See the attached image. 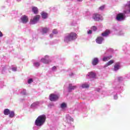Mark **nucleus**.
Returning a JSON list of instances; mask_svg holds the SVG:
<instances>
[{
    "instance_id": "f257e3e1",
    "label": "nucleus",
    "mask_w": 130,
    "mask_h": 130,
    "mask_svg": "<svg viewBox=\"0 0 130 130\" xmlns=\"http://www.w3.org/2000/svg\"><path fill=\"white\" fill-rule=\"evenodd\" d=\"M77 39V34L75 32L67 34L64 37V42L66 43H69L71 41H74Z\"/></svg>"
},
{
    "instance_id": "f03ea898",
    "label": "nucleus",
    "mask_w": 130,
    "mask_h": 130,
    "mask_svg": "<svg viewBox=\"0 0 130 130\" xmlns=\"http://www.w3.org/2000/svg\"><path fill=\"white\" fill-rule=\"evenodd\" d=\"M46 116L45 115L39 116L35 121V124L37 126H42L45 122Z\"/></svg>"
},
{
    "instance_id": "7ed1b4c3",
    "label": "nucleus",
    "mask_w": 130,
    "mask_h": 130,
    "mask_svg": "<svg viewBox=\"0 0 130 130\" xmlns=\"http://www.w3.org/2000/svg\"><path fill=\"white\" fill-rule=\"evenodd\" d=\"M125 14L124 12L123 13H120L118 14L116 17V20L118 22H121L125 20Z\"/></svg>"
},
{
    "instance_id": "20e7f679",
    "label": "nucleus",
    "mask_w": 130,
    "mask_h": 130,
    "mask_svg": "<svg viewBox=\"0 0 130 130\" xmlns=\"http://www.w3.org/2000/svg\"><path fill=\"white\" fill-rule=\"evenodd\" d=\"M66 122L68 123V125H71V128H74V126H72V122L74 121V119L70 116V115H66Z\"/></svg>"
},
{
    "instance_id": "39448f33",
    "label": "nucleus",
    "mask_w": 130,
    "mask_h": 130,
    "mask_svg": "<svg viewBox=\"0 0 130 130\" xmlns=\"http://www.w3.org/2000/svg\"><path fill=\"white\" fill-rule=\"evenodd\" d=\"M92 19L94 21H102L103 17L98 13H94L92 15Z\"/></svg>"
},
{
    "instance_id": "423d86ee",
    "label": "nucleus",
    "mask_w": 130,
    "mask_h": 130,
    "mask_svg": "<svg viewBox=\"0 0 130 130\" xmlns=\"http://www.w3.org/2000/svg\"><path fill=\"white\" fill-rule=\"evenodd\" d=\"M125 14H130V1H128L127 3L123 6Z\"/></svg>"
},
{
    "instance_id": "0eeeda50",
    "label": "nucleus",
    "mask_w": 130,
    "mask_h": 130,
    "mask_svg": "<svg viewBox=\"0 0 130 130\" xmlns=\"http://www.w3.org/2000/svg\"><path fill=\"white\" fill-rule=\"evenodd\" d=\"M41 61L43 62V63H49V62H51V59H50V57H49V56L46 55L41 59Z\"/></svg>"
},
{
    "instance_id": "6e6552de",
    "label": "nucleus",
    "mask_w": 130,
    "mask_h": 130,
    "mask_svg": "<svg viewBox=\"0 0 130 130\" xmlns=\"http://www.w3.org/2000/svg\"><path fill=\"white\" fill-rule=\"evenodd\" d=\"M58 98H59V95L54 93L51 94L49 96L50 101H57V100H58Z\"/></svg>"
},
{
    "instance_id": "1a4fd4ad",
    "label": "nucleus",
    "mask_w": 130,
    "mask_h": 130,
    "mask_svg": "<svg viewBox=\"0 0 130 130\" xmlns=\"http://www.w3.org/2000/svg\"><path fill=\"white\" fill-rule=\"evenodd\" d=\"M39 19H40V15H36L32 19H31L30 21V24L31 25H34L38 23V21H39Z\"/></svg>"
},
{
    "instance_id": "9d476101",
    "label": "nucleus",
    "mask_w": 130,
    "mask_h": 130,
    "mask_svg": "<svg viewBox=\"0 0 130 130\" xmlns=\"http://www.w3.org/2000/svg\"><path fill=\"white\" fill-rule=\"evenodd\" d=\"M114 32L115 34H116L118 36H123V35H124V32H123V31L122 30L114 29Z\"/></svg>"
},
{
    "instance_id": "9b49d317",
    "label": "nucleus",
    "mask_w": 130,
    "mask_h": 130,
    "mask_svg": "<svg viewBox=\"0 0 130 130\" xmlns=\"http://www.w3.org/2000/svg\"><path fill=\"white\" fill-rule=\"evenodd\" d=\"M86 77L87 79H94L96 78V73L93 72H89Z\"/></svg>"
},
{
    "instance_id": "f8f14e48",
    "label": "nucleus",
    "mask_w": 130,
    "mask_h": 130,
    "mask_svg": "<svg viewBox=\"0 0 130 130\" xmlns=\"http://www.w3.org/2000/svg\"><path fill=\"white\" fill-rule=\"evenodd\" d=\"M113 87L114 89H117V90H118L119 91H120V89H121V88L120 87V83H119V82H114Z\"/></svg>"
},
{
    "instance_id": "ddd939ff",
    "label": "nucleus",
    "mask_w": 130,
    "mask_h": 130,
    "mask_svg": "<svg viewBox=\"0 0 130 130\" xmlns=\"http://www.w3.org/2000/svg\"><path fill=\"white\" fill-rule=\"evenodd\" d=\"M21 20L22 23L26 24V23H27L28 21H29V19L28 18V16L23 15L21 17Z\"/></svg>"
},
{
    "instance_id": "4468645a",
    "label": "nucleus",
    "mask_w": 130,
    "mask_h": 130,
    "mask_svg": "<svg viewBox=\"0 0 130 130\" xmlns=\"http://www.w3.org/2000/svg\"><path fill=\"white\" fill-rule=\"evenodd\" d=\"M76 88H77L76 85H73V84L71 83L69 85L68 91L69 92H72V91H74V90H76Z\"/></svg>"
},
{
    "instance_id": "2eb2a0df",
    "label": "nucleus",
    "mask_w": 130,
    "mask_h": 130,
    "mask_svg": "<svg viewBox=\"0 0 130 130\" xmlns=\"http://www.w3.org/2000/svg\"><path fill=\"white\" fill-rule=\"evenodd\" d=\"M119 69H120V63L117 62L115 64L113 71L114 72H117Z\"/></svg>"
},
{
    "instance_id": "dca6fc26",
    "label": "nucleus",
    "mask_w": 130,
    "mask_h": 130,
    "mask_svg": "<svg viewBox=\"0 0 130 130\" xmlns=\"http://www.w3.org/2000/svg\"><path fill=\"white\" fill-rule=\"evenodd\" d=\"M104 41V39L102 37H99L96 39V42L98 43V44H102Z\"/></svg>"
},
{
    "instance_id": "f3484780",
    "label": "nucleus",
    "mask_w": 130,
    "mask_h": 130,
    "mask_svg": "<svg viewBox=\"0 0 130 130\" xmlns=\"http://www.w3.org/2000/svg\"><path fill=\"white\" fill-rule=\"evenodd\" d=\"M80 87L83 89H87L89 88V83L87 82L83 83L80 85Z\"/></svg>"
},
{
    "instance_id": "a211bd4d",
    "label": "nucleus",
    "mask_w": 130,
    "mask_h": 130,
    "mask_svg": "<svg viewBox=\"0 0 130 130\" xmlns=\"http://www.w3.org/2000/svg\"><path fill=\"white\" fill-rule=\"evenodd\" d=\"M112 58V55L105 56L102 59L103 61H108L109 59Z\"/></svg>"
},
{
    "instance_id": "6ab92c4d",
    "label": "nucleus",
    "mask_w": 130,
    "mask_h": 130,
    "mask_svg": "<svg viewBox=\"0 0 130 130\" xmlns=\"http://www.w3.org/2000/svg\"><path fill=\"white\" fill-rule=\"evenodd\" d=\"M109 34H110V30H107L102 34V36H103L104 37H107Z\"/></svg>"
},
{
    "instance_id": "aec40b11",
    "label": "nucleus",
    "mask_w": 130,
    "mask_h": 130,
    "mask_svg": "<svg viewBox=\"0 0 130 130\" xmlns=\"http://www.w3.org/2000/svg\"><path fill=\"white\" fill-rule=\"evenodd\" d=\"M98 62H99V59L98 58H94L92 60V63L93 66H96L98 64Z\"/></svg>"
},
{
    "instance_id": "412c9836",
    "label": "nucleus",
    "mask_w": 130,
    "mask_h": 130,
    "mask_svg": "<svg viewBox=\"0 0 130 130\" xmlns=\"http://www.w3.org/2000/svg\"><path fill=\"white\" fill-rule=\"evenodd\" d=\"M114 62V60H110L108 62L104 65V68H107V67H109V66H111V64H112V63H113Z\"/></svg>"
},
{
    "instance_id": "4be33fe9",
    "label": "nucleus",
    "mask_w": 130,
    "mask_h": 130,
    "mask_svg": "<svg viewBox=\"0 0 130 130\" xmlns=\"http://www.w3.org/2000/svg\"><path fill=\"white\" fill-rule=\"evenodd\" d=\"M49 31V28L47 27H44L42 29V34H46Z\"/></svg>"
},
{
    "instance_id": "5701e85b",
    "label": "nucleus",
    "mask_w": 130,
    "mask_h": 130,
    "mask_svg": "<svg viewBox=\"0 0 130 130\" xmlns=\"http://www.w3.org/2000/svg\"><path fill=\"white\" fill-rule=\"evenodd\" d=\"M39 105V102H36L32 104L31 105V108H35V107H37Z\"/></svg>"
},
{
    "instance_id": "b1692460",
    "label": "nucleus",
    "mask_w": 130,
    "mask_h": 130,
    "mask_svg": "<svg viewBox=\"0 0 130 130\" xmlns=\"http://www.w3.org/2000/svg\"><path fill=\"white\" fill-rule=\"evenodd\" d=\"M47 17H48V14L45 12L42 13V18L43 19H47Z\"/></svg>"
},
{
    "instance_id": "393cba45",
    "label": "nucleus",
    "mask_w": 130,
    "mask_h": 130,
    "mask_svg": "<svg viewBox=\"0 0 130 130\" xmlns=\"http://www.w3.org/2000/svg\"><path fill=\"white\" fill-rule=\"evenodd\" d=\"M9 114V117L10 118H13V117L15 116V112L13 111H10Z\"/></svg>"
},
{
    "instance_id": "a878e982",
    "label": "nucleus",
    "mask_w": 130,
    "mask_h": 130,
    "mask_svg": "<svg viewBox=\"0 0 130 130\" xmlns=\"http://www.w3.org/2000/svg\"><path fill=\"white\" fill-rule=\"evenodd\" d=\"M10 111L9 109H6L4 111V114L5 115H9Z\"/></svg>"
},
{
    "instance_id": "bb28decb",
    "label": "nucleus",
    "mask_w": 130,
    "mask_h": 130,
    "mask_svg": "<svg viewBox=\"0 0 130 130\" xmlns=\"http://www.w3.org/2000/svg\"><path fill=\"white\" fill-rule=\"evenodd\" d=\"M32 12L34 13V14H38V8H37V7H32Z\"/></svg>"
},
{
    "instance_id": "cd10ccee",
    "label": "nucleus",
    "mask_w": 130,
    "mask_h": 130,
    "mask_svg": "<svg viewBox=\"0 0 130 130\" xmlns=\"http://www.w3.org/2000/svg\"><path fill=\"white\" fill-rule=\"evenodd\" d=\"M60 108L62 109H64L65 108H67V104L66 103H63L60 105Z\"/></svg>"
},
{
    "instance_id": "c85d7f7f",
    "label": "nucleus",
    "mask_w": 130,
    "mask_h": 130,
    "mask_svg": "<svg viewBox=\"0 0 130 130\" xmlns=\"http://www.w3.org/2000/svg\"><path fill=\"white\" fill-rule=\"evenodd\" d=\"M21 94L23 96H26L27 95V92H26V90L23 89L21 92Z\"/></svg>"
},
{
    "instance_id": "c756f323",
    "label": "nucleus",
    "mask_w": 130,
    "mask_h": 130,
    "mask_svg": "<svg viewBox=\"0 0 130 130\" xmlns=\"http://www.w3.org/2000/svg\"><path fill=\"white\" fill-rule=\"evenodd\" d=\"M34 67H36V68H38L39 66H40V63L39 62H35L34 63Z\"/></svg>"
},
{
    "instance_id": "7c9ffc66",
    "label": "nucleus",
    "mask_w": 130,
    "mask_h": 130,
    "mask_svg": "<svg viewBox=\"0 0 130 130\" xmlns=\"http://www.w3.org/2000/svg\"><path fill=\"white\" fill-rule=\"evenodd\" d=\"M52 33L54 35H56V34H57L58 33V31H57V29H54L52 30Z\"/></svg>"
},
{
    "instance_id": "2f4dec72",
    "label": "nucleus",
    "mask_w": 130,
    "mask_h": 130,
    "mask_svg": "<svg viewBox=\"0 0 130 130\" xmlns=\"http://www.w3.org/2000/svg\"><path fill=\"white\" fill-rule=\"evenodd\" d=\"M105 9V5H103L99 7V9L100 11H103Z\"/></svg>"
},
{
    "instance_id": "473e14b6",
    "label": "nucleus",
    "mask_w": 130,
    "mask_h": 130,
    "mask_svg": "<svg viewBox=\"0 0 130 130\" xmlns=\"http://www.w3.org/2000/svg\"><path fill=\"white\" fill-rule=\"evenodd\" d=\"M28 84H31V83H33V79L32 78H29L27 80Z\"/></svg>"
},
{
    "instance_id": "72a5a7b5",
    "label": "nucleus",
    "mask_w": 130,
    "mask_h": 130,
    "mask_svg": "<svg viewBox=\"0 0 130 130\" xmlns=\"http://www.w3.org/2000/svg\"><path fill=\"white\" fill-rule=\"evenodd\" d=\"M123 77L120 76L117 78V80L118 81H119V82H120L121 81H123Z\"/></svg>"
},
{
    "instance_id": "f704fd0d",
    "label": "nucleus",
    "mask_w": 130,
    "mask_h": 130,
    "mask_svg": "<svg viewBox=\"0 0 130 130\" xmlns=\"http://www.w3.org/2000/svg\"><path fill=\"white\" fill-rule=\"evenodd\" d=\"M48 106V107H49V108H52L54 106V104H53V103H50Z\"/></svg>"
},
{
    "instance_id": "c9c22d12",
    "label": "nucleus",
    "mask_w": 130,
    "mask_h": 130,
    "mask_svg": "<svg viewBox=\"0 0 130 130\" xmlns=\"http://www.w3.org/2000/svg\"><path fill=\"white\" fill-rule=\"evenodd\" d=\"M91 29L93 31H96V30H97V27L95 26H93L91 27Z\"/></svg>"
},
{
    "instance_id": "e433bc0d",
    "label": "nucleus",
    "mask_w": 130,
    "mask_h": 130,
    "mask_svg": "<svg viewBox=\"0 0 130 130\" xmlns=\"http://www.w3.org/2000/svg\"><path fill=\"white\" fill-rule=\"evenodd\" d=\"M52 71L53 72H55V71H56V67L55 66L53 67L52 68Z\"/></svg>"
},
{
    "instance_id": "4c0bfd02",
    "label": "nucleus",
    "mask_w": 130,
    "mask_h": 130,
    "mask_svg": "<svg viewBox=\"0 0 130 130\" xmlns=\"http://www.w3.org/2000/svg\"><path fill=\"white\" fill-rule=\"evenodd\" d=\"M12 70L13 72H17V67H12Z\"/></svg>"
},
{
    "instance_id": "58836bf2",
    "label": "nucleus",
    "mask_w": 130,
    "mask_h": 130,
    "mask_svg": "<svg viewBox=\"0 0 130 130\" xmlns=\"http://www.w3.org/2000/svg\"><path fill=\"white\" fill-rule=\"evenodd\" d=\"M94 90H95L96 92H100V91H101V88H95Z\"/></svg>"
},
{
    "instance_id": "ea45409f",
    "label": "nucleus",
    "mask_w": 130,
    "mask_h": 130,
    "mask_svg": "<svg viewBox=\"0 0 130 130\" xmlns=\"http://www.w3.org/2000/svg\"><path fill=\"white\" fill-rule=\"evenodd\" d=\"M87 34L90 35L92 34V30H89L87 31Z\"/></svg>"
},
{
    "instance_id": "a19ab883",
    "label": "nucleus",
    "mask_w": 130,
    "mask_h": 130,
    "mask_svg": "<svg viewBox=\"0 0 130 130\" xmlns=\"http://www.w3.org/2000/svg\"><path fill=\"white\" fill-rule=\"evenodd\" d=\"M74 73H70V74H69V76H70V77H73V76H74Z\"/></svg>"
},
{
    "instance_id": "79ce46f5",
    "label": "nucleus",
    "mask_w": 130,
    "mask_h": 130,
    "mask_svg": "<svg viewBox=\"0 0 130 130\" xmlns=\"http://www.w3.org/2000/svg\"><path fill=\"white\" fill-rule=\"evenodd\" d=\"M118 97H117V95H115L114 96V99H115V100H116L117 99Z\"/></svg>"
},
{
    "instance_id": "37998d69",
    "label": "nucleus",
    "mask_w": 130,
    "mask_h": 130,
    "mask_svg": "<svg viewBox=\"0 0 130 130\" xmlns=\"http://www.w3.org/2000/svg\"><path fill=\"white\" fill-rule=\"evenodd\" d=\"M53 34L52 33V34H51L50 35V38H52V37H53Z\"/></svg>"
},
{
    "instance_id": "c03bdc74",
    "label": "nucleus",
    "mask_w": 130,
    "mask_h": 130,
    "mask_svg": "<svg viewBox=\"0 0 130 130\" xmlns=\"http://www.w3.org/2000/svg\"><path fill=\"white\" fill-rule=\"evenodd\" d=\"M3 33H2V31H0V37H3Z\"/></svg>"
},
{
    "instance_id": "a18cd8bd",
    "label": "nucleus",
    "mask_w": 130,
    "mask_h": 130,
    "mask_svg": "<svg viewBox=\"0 0 130 130\" xmlns=\"http://www.w3.org/2000/svg\"><path fill=\"white\" fill-rule=\"evenodd\" d=\"M77 2H83V0H77Z\"/></svg>"
},
{
    "instance_id": "49530a36",
    "label": "nucleus",
    "mask_w": 130,
    "mask_h": 130,
    "mask_svg": "<svg viewBox=\"0 0 130 130\" xmlns=\"http://www.w3.org/2000/svg\"><path fill=\"white\" fill-rule=\"evenodd\" d=\"M17 1V2H21V1H22V0H16Z\"/></svg>"
},
{
    "instance_id": "de8ad7c7",
    "label": "nucleus",
    "mask_w": 130,
    "mask_h": 130,
    "mask_svg": "<svg viewBox=\"0 0 130 130\" xmlns=\"http://www.w3.org/2000/svg\"><path fill=\"white\" fill-rule=\"evenodd\" d=\"M23 100H20V101H23Z\"/></svg>"
}]
</instances>
